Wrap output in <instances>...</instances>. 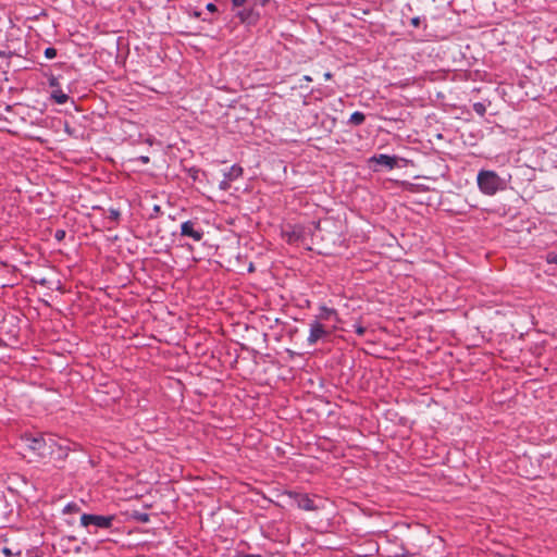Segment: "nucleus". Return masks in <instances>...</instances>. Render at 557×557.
<instances>
[{"instance_id":"obj_1","label":"nucleus","mask_w":557,"mask_h":557,"mask_svg":"<svg viewBox=\"0 0 557 557\" xmlns=\"http://www.w3.org/2000/svg\"><path fill=\"white\" fill-rule=\"evenodd\" d=\"M476 182L479 189L487 196H493L497 191L505 190L507 187L506 180L502 178L495 171L481 170L478 173Z\"/></svg>"},{"instance_id":"obj_2","label":"nucleus","mask_w":557,"mask_h":557,"mask_svg":"<svg viewBox=\"0 0 557 557\" xmlns=\"http://www.w3.org/2000/svg\"><path fill=\"white\" fill-rule=\"evenodd\" d=\"M115 520V517L113 515L110 516H101V515H90V513H83L81 516V524L84 528L89 529L90 527H94L96 530H109L113 525V521Z\"/></svg>"},{"instance_id":"obj_3","label":"nucleus","mask_w":557,"mask_h":557,"mask_svg":"<svg viewBox=\"0 0 557 557\" xmlns=\"http://www.w3.org/2000/svg\"><path fill=\"white\" fill-rule=\"evenodd\" d=\"M311 230L301 224L287 225L282 230L283 238L290 245L305 242Z\"/></svg>"},{"instance_id":"obj_4","label":"nucleus","mask_w":557,"mask_h":557,"mask_svg":"<svg viewBox=\"0 0 557 557\" xmlns=\"http://www.w3.org/2000/svg\"><path fill=\"white\" fill-rule=\"evenodd\" d=\"M180 235L181 237H188L198 243L203 238L205 232L198 221L187 220L181 224Z\"/></svg>"},{"instance_id":"obj_5","label":"nucleus","mask_w":557,"mask_h":557,"mask_svg":"<svg viewBox=\"0 0 557 557\" xmlns=\"http://www.w3.org/2000/svg\"><path fill=\"white\" fill-rule=\"evenodd\" d=\"M242 8L236 16L240 20L242 23L247 25H255L258 23L261 16V9L252 5H239Z\"/></svg>"},{"instance_id":"obj_6","label":"nucleus","mask_w":557,"mask_h":557,"mask_svg":"<svg viewBox=\"0 0 557 557\" xmlns=\"http://www.w3.org/2000/svg\"><path fill=\"white\" fill-rule=\"evenodd\" d=\"M286 495L294 500L299 509L307 511L318 510V506L314 505L313 499L308 494L288 491Z\"/></svg>"},{"instance_id":"obj_7","label":"nucleus","mask_w":557,"mask_h":557,"mask_svg":"<svg viewBox=\"0 0 557 557\" xmlns=\"http://www.w3.org/2000/svg\"><path fill=\"white\" fill-rule=\"evenodd\" d=\"M22 441L25 446L36 453L38 456H45L46 454V440L42 435H25Z\"/></svg>"},{"instance_id":"obj_8","label":"nucleus","mask_w":557,"mask_h":557,"mask_svg":"<svg viewBox=\"0 0 557 557\" xmlns=\"http://www.w3.org/2000/svg\"><path fill=\"white\" fill-rule=\"evenodd\" d=\"M331 334L330 331L319 321H312L310 323L309 336L307 338L309 345H314L318 341L327 337Z\"/></svg>"},{"instance_id":"obj_9","label":"nucleus","mask_w":557,"mask_h":557,"mask_svg":"<svg viewBox=\"0 0 557 557\" xmlns=\"http://www.w3.org/2000/svg\"><path fill=\"white\" fill-rule=\"evenodd\" d=\"M370 163H376L388 170H393L397 165V157L388 154H375L370 158Z\"/></svg>"},{"instance_id":"obj_10","label":"nucleus","mask_w":557,"mask_h":557,"mask_svg":"<svg viewBox=\"0 0 557 557\" xmlns=\"http://www.w3.org/2000/svg\"><path fill=\"white\" fill-rule=\"evenodd\" d=\"M242 175H243L242 166H239L237 164L232 165L228 169V171L224 173L225 181L222 182V186L221 187L223 189H226V187L228 186L230 182H233V181L237 180Z\"/></svg>"},{"instance_id":"obj_11","label":"nucleus","mask_w":557,"mask_h":557,"mask_svg":"<svg viewBox=\"0 0 557 557\" xmlns=\"http://www.w3.org/2000/svg\"><path fill=\"white\" fill-rule=\"evenodd\" d=\"M270 0H232L233 7H239V5H252L256 8H264Z\"/></svg>"},{"instance_id":"obj_12","label":"nucleus","mask_w":557,"mask_h":557,"mask_svg":"<svg viewBox=\"0 0 557 557\" xmlns=\"http://www.w3.org/2000/svg\"><path fill=\"white\" fill-rule=\"evenodd\" d=\"M321 320H330L332 318H335L337 321V311L334 308H329L326 306H322L320 308V314L318 317Z\"/></svg>"},{"instance_id":"obj_13","label":"nucleus","mask_w":557,"mask_h":557,"mask_svg":"<svg viewBox=\"0 0 557 557\" xmlns=\"http://www.w3.org/2000/svg\"><path fill=\"white\" fill-rule=\"evenodd\" d=\"M50 98L58 104H63V103L67 102V100L70 99V97L65 92H63L61 90V88L53 89L50 95Z\"/></svg>"},{"instance_id":"obj_14","label":"nucleus","mask_w":557,"mask_h":557,"mask_svg":"<svg viewBox=\"0 0 557 557\" xmlns=\"http://www.w3.org/2000/svg\"><path fill=\"white\" fill-rule=\"evenodd\" d=\"M364 120L366 115L360 111H356L350 115L348 123L354 126H359L364 122Z\"/></svg>"},{"instance_id":"obj_15","label":"nucleus","mask_w":557,"mask_h":557,"mask_svg":"<svg viewBox=\"0 0 557 557\" xmlns=\"http://www.w3.org/2000/svg\"><path fill=\"white\" fill-rule=\"evenodd\" d=\"M132 517L140 523H148L150 521V516L147 512L143 511H134Z\"/></svg>"},{"instance_id":"obj_16","label":"nucleus","mask_w":557,"mask_h":557,"mask_svg":"<svg viewBox=\"0 0 557 557\" xmlns=\"http://www.w3.org/2000/svg\"><path fill=\"white\" fill-rule=\"evenodd\" d=\"M81 510V507L76 503H69L63 508V513L70 515V513H76Z\"/></svg>"},{"instance_id":"obj_17","label":"nucleus","mask_w":557,"mask_h":557,"mask_svg":"<svg viewBox=\"0 0 557 557\" xmlns=\"http://www.w3.org/2000/svg\"><path fill=\"white\" fill-rule=\"evenodd\" d=\"M472 109L481 117L484 116L485 113H486V107L482 102H474L473 106H472Z\"/></svg>"},{"instance_id":"obj_18","label":"nucleus","mask_w":557,"mask_h":557,"mask_svg":"<svg viewBox=\"0 0 557 557\" xmlns=\"http://www.w3.org/2000/svg\"><path fill=\"white\" fill-rule=\"evenodd\" d=\"M120 216H121V212L120 210L117 209H114V208H110L109 209V219L113 222H117L120 220Z\"/></svg>"},{"instance_id":"obj_19","label":"nucleus","mask_w":557,"mask_h":557,"mask_svg":"<svg viewBox=\"0 0 557 557\" xmlns=\"http://www.w3.org/2000/svg\"><path fill=\"white\" fill-rule=\"evenodd\" d=\"M48 84H49V86H50L51 88H53V89H60V83H59V79H58V77H55V76H54V75H52V74L48 77Z\"/></svg>"},{"instance_id":"obj_20","label":"nucleus","mask_w":557,"mask_h":557,"mask_svg":"<svg viewBox=\"0 0 557 557\" xmlns=\"http://www.w3.org/2000/svg\"><path fill=\"white\" fill-rule=\"evenodd\" d=\"M44 54L47 59H53L57 57V49L53 47H48L45 49Z\"/></svg>"},{"instance_id":"obj_21","label":"nucleus","mask_w":557,"mask_h":557,"mask_svg":"<svg viewBox=\"0 0 557 557\" xmlns=\"http://www.w3.org/2000/svg\"><path fill=\"white\" fill-rule=\"evenodd\" d=\"M355 332L357 333V335L359 336H363L364 333L367 332V329L364 326H362L361 324H354L352 325Z\"/></svg>"},{"instance_id":"obj_22","label":"nucleus","mask_w":557,"mask_h":557,"mask_svg":"<svg viewBox=\"0 0 557 557\" xmlns=\"http://www.w3.org/2000/svg\"><path fill=\"white\" fill-rule=\"evenodd\" d=\"M66 233L64 230H57L55 233H54V238L58 240V242H62L65 237Z\"/></svg>"},{"instance_id":"obj_23","label":"nucleus","mask_w":557,"mask_h":557,"mask_svg":"<svg viewBox=\"0 0 557 557\" xmlns=\"http://www.w3.org/2000/svg\"><path fill=\"white\" fill-rule=\"evenodd\" d=\"M13 55H15V52L9 50V51H5V50H0V58L3 59V58H7V59H10L12 58Z\"/></svg>"},{"instance_id":"obj_24","label":"nucleus","mask_w":557,"mask_h":557,"mask_svg":"<svg viewBox=\"0 0 557 557\" xmlns=\"http://www.w3.org/2000/svg\"><path fill=\"white\" fill-rule=\"evenodd\" d=\"M198 174H199V170L196 169V168H190L188 170V175L194 180L196 181L198 178Z\"/></svg>"},{"instance_id":"obj_25","label":"nucleus","mask_w":557,"mask_h":557,"mask_svg":"<svg viewBox=\"0 0 557 557\" xmlns=\"http://www.w3.org/2000/svg\"><path fill=\"white\" fill-rule=\"evenodd\" d=\"M161 212V208L159 205H154L152 208V213L150 214V219L156 218Z\"/></svg>"},{"instance_id":"obj_26","label":"nucleus","mask_w":557,"mask_h":557,"mask_svg":"<svg viewBox=\"0 0 557 557\" xmlns=\"http://www.w3.org/2000/svg\"><path fill=\"white\" fill-rule=\"evenodd\" d=\"M35 282L44 287H48L49 285V280L46 277L37 278Z\"/></svg>"},{"instance_id":"obj_27","label":"nucleus","mask_w":557,"mask_h":557,"mask_svg":"<svg viewBox=\"0 0 557 557\" xmlns=\"http://www.w3.org/2000/svg\"><path fill=\"white\" fill-rule=\"evenodd\" d=\"M410 24L413 26V27H419L420 24H421V18L419 16H414L410 20Z\"/></svg>"},{"instance_id":"obj_28","label":"nucleus","mask_w":557,"mask_h":557,"mask_svg":"<svg viewBox=\"0 0 557 557\" xmlns=\"http://www.w3.org/2000/svg\"><path fill=\"white\" fill-rule=\"evenodd\" d=\"M136 160L143 164H148L150 161V158L148 156H140Z\"/></svg>"},{"instance_id":"obj_29","label":"nucleus","mask_w":557,"mask_h":557,"mask_svg":"<svg viewBox=\"0 0 557 557\" xmlns=\"http://www.w3.org/2000/svg\"><path fill=\"white\" fill-rule=\"evenodd\" d=\"M206 9L209 11V12H215L218 9H216V5L212 2L208 3Z\"/></svg>"},{"instance_id":"obj_30","label":"nucleus","mask_w":557,"mask_h":557,"mask_svg":"<svg viewBox=\"0 0 557 557\" xmlns=\"http://www.w3.org/2000/svg\"><path fill=\"white\" fill-rule=\"evenodd\" d=\"M547 262H549V263H557V256L556 255H554V256L548 255Z\"/></svg>"},{"instance_id":"obj_31","label":"nucleus","mask_w":557,"mask_h":557,"mask_svg":"<svg viewBox=\"0 0 557 557\" xmlns=\"http://www.w3.org/2000/svg\"><path fill=\"white\" fill-rule=\"evenodd\" d=\"M240 557H262L261 555H253V554H247V555H243Z\"/></svg>"},{"instance_id":"obj_32","label":"nucleus","mask_w":557,"mask_h":557,"mask_svg":"<svg viewBox=\"0 0 557 557\" xmlns=\"http://www.w3.org/2000/svg\"><path fill=\"white\" fill-rule=\"evenodd\" d=\"M65 132L69 133L70 135L72 134L71 128L67 123L65 124Z\"/></svg>"},{"instance_id":"obj_33","label":"nucleus","mask_w":557,"mask_h":557,"mask_svg":"<svg viewBox=\"0 0 557 557\" xmlns=\"http://www.w3.org/2000/svg\"><path fill=\"white\" fill-rule=\"evenodd\" d=\"M324 76H325L326 79H330L332 77V74L327 72V73L324 74Z\"/></svg>"},{"instance_id":"obj_34","label":"nucleus","mask_w":557,"mask_h":557,"mask_svg":"<svg viewBox=\"0 0 557 557\" xmlns=\"http://www.w3.org/2000/svg\"><path fill=\"white\" fill-rule=\"evenodd\" d=\"M3 552L9 555L10 554V550L8 548H4Z\"/></svg>"}]
</instances>
